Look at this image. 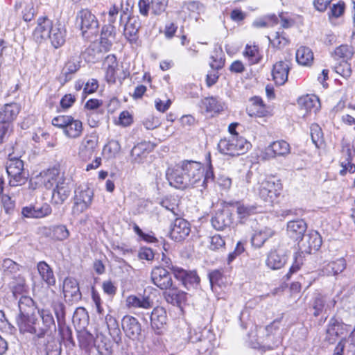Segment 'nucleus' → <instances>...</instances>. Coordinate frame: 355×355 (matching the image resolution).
<instances>
[{
	"mask_svg": "<svg viewBox=\"0 0 355 355\" xmlns=\"http://www.w3.org/2000/svg\"><path fill=\"white\" fill-rule=\"evenodd\" d=\"M300 248L306 253L311 254L312 250H318L322 245V239L318 232L311 231L304 234L300 239Z\"/></svg>",
	"mask_w": 355,
	"mask_h": 355,
	"instance_id": "obj_17",
	"label": "nucleus"
},
{
	"mask_svg": "<svg viewBox=\"0 0 355 355\" xmlns=\"http://www.w3.org/2000/svg\"><path fill=\"white\" fill-rule=\"evenodd\" d=\"M19 270V264L9 258L4 259L0 264V270L4 276L15 274Z\"/></svg>",
	"mask_w": 355,
	"mask_h": 355,
	"instance_id": "obj_46",
	"label": "nucleus"
},
{
	"mask_svg": "<svg viewBox=\"0 0 355 355\" xmlns=\"http://www.w3.org/2000/svg\"><path fill=\"white\" fill-rule=\"evenodd\" d=\"M346 261L341 257L324 264L321 270L323 275L336 276L346 268Z\"/></svg>",
	"mask_w": 355,
	"mask_h": 355,
	"instance_id": "obj_31",
	"label": "nucleus"
},
{
	"mask_svg": "<svg viewBox=\"0 0 355 355\" xmlns=\"http://www.w3.org/2000/svg\"><path fill=\"white\" fill-rule=\"evenodd\" d=\"M211 289L214 290L216 286H219L222 280L223 274L219 270H214L208 275Z\"/></svg>",
	"mask_w": 355,
	"mask_h": 355,
	"instance_id": "obj_62",
	"label": "nucleus"
},
{
	"mask_svg": "<svg viewBox=\"0 0 355 355\" xmlns=\"http://www.w3.org/2000/svg\"><path fill=\"white\" fill-rule=\"evenodd\" d=\"M274 234L275 232L266 227L255 230L251 237V244L254 248H261Z\"/></svg>",
	"mask_w": 355,
	"mask_h": 355,
	"instance_id": "obj_33",
	"label": "nucleus"
},
{
	"mask_svg": "<svg viewBox=\"0 0 355 355\" xmlns=\"http://www.w3.org/2000/svg\"><path fill=\"white\" fill-rule=\"evenodd\" d=\"M306 229V223L302 219L291 220L287 224L288 234L295 241L302 238Z\"/></svg>",
	"mask_w": 355,
	"mask_h": 355,
	"instance_id": "obj_32",
	"label": "nucleus"
},
{
	"mask_svg": "<svg viewBox=\"0 0 355 355\" xmlns=\"http://www.w3.org/2000/svg\"><path fill=\"white\" fill-rule=\"evenodd\" d=\"M141 22L138 16H130L123 25V35L131 43L137 42L139 37V31L141 28Z\"/></svg>",
	"mask_w": 355,
	"mask_h": 355,
	"instance_id": "obj_13",
	"label": "nucleus"
},
{
	"mask_svg": "<svg viewBox=\"0 0 355 355\" xmlns=\"http://www.w3.org/2000/svg\"><path fill=\"white\" fill-rule=\"evenodd\" d=\"M72 120L71 116H64L61 115L56 116L53 119L52 124L54 126H57L58 128H62L63 130L67 127V124Z\"/></svg>",
	"mask_w": 355,
	"mask_h": 355,
	"instance_id": "obj_63",
	"label": "nucleus"
},
{
	"mask_svg": "<svg viewBox=\"0 0 355 355\" xmlns=\"http://www.w3.org/2000/svg\"><path fill=\"white\" fill-rule=\"evenodd\" d=\"M246 112L250 116H258V117H263L267 116L268 114V111L266 107V105H262L259 107H248L246 109Z\"/></svg>",
	"mask_w": 355,
	"mask_h": 355,
	"instance_id": "obj_60",
	"label": "nucleus"
},
{
	"mask_svg": "<svg viewBox=\"0 0 355 355\" xmlns=\"http://www.w3.org/2000/svg\"><path fill=\"white\" fill-rule=\"evenodd\" d=\"M122 328L125 335L132 339L137 338L141 334V327L137 318L125 315L122 319Z\"/></svg>",
	"mask_w": 355,
	"mask_h": 355,
	"instance_id": "obj_24",
	"label": "nucleus"
},
{
	"mask_svg": "<svg viewBox=\"0 0 355 355\" xmlns=\"http://www.w3.org/2000/svg\"><path fill=\"white\" fill-rule=\"evenodd\" d=\"M303 264V259L300 254L295 253L294 255V261L291 266L289 271L285 275V278L286 280L291 279L293 274L297 272L300 269L301 266Z\"/></svg>",
	"mask_w": 355,
	"mask_h": 355,
	"instance_id": "obj_57",
	"label": "nucleus"
},
{
	"mask_svg": "<svg viewBox=\"0 0 355 355\" xmlns=\"http://www.w3.org/2000/svg\"><path fill=\"white\" fill-rule=\"evenodd\" d=\"M43 183L45 187L48 189L53 188L54 186H57V184L62 180L66 179L60 172L58 168H53L45 171L42 175Z\"/></svg>",
	"mask_w": 355,
	"mask_h": 355,
	"instance_id": "obj_34",
	"label": "nucleus"
},
{
	"mask_svg": "<svg viewBox=\"0 0 355 355\" xmlns=\"http://www.w3.org/2000/svg\"><path fill=\"white\" fill-rule=\"evenodd\" d=\"M236 214L238 218L243 222L249 216L257 213V207L254 205L245 204L243 202H237L235 203Z\"/></svg>",
	"mask_w": 355,
	"mask_h": 355,
	"instance_id": "obj_39",
	"label": "nucleus"
},
{
	"mask_svg": "<svg viewBox=\"0 0 355 355\" xmlns=\"http://www.w3.org/2000/svg\"><path fill=\"white\" fill-rule=\"evenodd\" d=\"M38 314L40 320L34 315L26 322H21V324L19 327L20 331L30 333L40 338L51 333L52 329L55 331V320L50 310L40 309Z\"/></svg>",
	"mask_w": 355,
	"mask_h": 355,
	"instance_id": "obj_4",
	"label": "nucleus"
},
{
	"mask_svg": "<svg viewBox=\"0 0 355 355\" xmlns=\"http://www.w3.org/2000/svg\"><path fill=\"white\" fill-rule=\"evenodd\" d=\"M191 225L183 218H176L171 226L170 237L176 242L184 240L190 234Z\"/></svg>",
	"mask_w": 355,
	"mask_h": 355,
	"instance_id": "obj_12",
	"label": "nucleus"
},
{
	"mask_svg": "<svg viewBox=\"0 0 355 355\" xmlns=\"http://www.w3.org/2000/svg\"><path fill=\"white\" fill-rule=\"evenodd\" d=\"M103 53L105 52L101 49V44L94 42L85 50L83 57L89 62H96L102 58Z\"/></svg>",
	"mask_w": 355,
	"mask_h": 355,
	"instance_id": "obj_35",
	"label": "nucleus"
},
{
	"mask_svg": "<svg viewBox=\"0 0 355 355\" xmlns=\"http://www.w3.org/2000/svg\"><path fill=\"white\" fill-rule=\"evenodd\" d=\"M335 55L340 58L349 59L353 55L352 48L348 45H340L336 49Z\"/></svg>",
	"mask_w": 355,
	"mask_h": 355,
	"instance_id": "obj_61",
	"label": "nucleus"
},
{
	"mask_svg": "<svg viewBox=\"0 0 355 355\" xmlns=\"http://www.w3.org/2000/svg\"><path fill=\"white\" fill-rule=\"evenodd\" d=\"M83 130L82 122L72 117V120L67 124L63 132L67 137L76 139L82 135Z\"/></svg>",
	"mask_w": 355,
	"mask_h": 355,
	"instance_id": "obj_42",
	"label": "nucleus"
},
{
	"mask_svg": "<svg viewBox=\"0 0 355 355\" xmlns=\"http://www.w3.org/2000/svg\"><path fill=\"white\" fill-rule=\"evenodd\" d=\"M67 31L60 22H53L46 16L40 17L33 33V38L37 43L49 40L55 49L61 47L66 40Z\"/></svg>",
	"mask_w": 355,
	"mask_h": 355,
	"instance_id": "obj_3",
	"label": "nucleus"
},
{
	"mask_svg": "<svg viewBox=\"0 0 355 355\" xmlns=\"http://www.w3.org/2000/svg\"><path fill=\"white\" fill-rule=\"evenodd\" d=\"M20 112V106L16 103L5 104L0 107V124L10 125L16 119Z\"/></svg>",
	"mask_w": 355,
	"mask_h": 355,
	"instance_id": "obj_22",
	"label": "nucleus"
},
{
	"mask_svg": "<svg viewBox=\"0 0 355 355\" xmlns=\"http://www.w3.org/2000/svg\"><path fill=\"white\" fill-rule=\"evenodd\" d=\"M243 55L245 58H248L250 65L259 63L262 58L258 46L255 45H246Z\"/></svg>",
	"mask_w": 355,
	"mask_h": 355,
	"instance_id": "obj_44",
	"label": "nucleus"
},
{
	"mask_svg": "<svg viewBox=\"0 0 355 355\" xmlns=\"http://www.w3.org/2000/svg\"><path fill=\"white\" fill-rule=\"evenodd\" d=\"M282 187L279 180L274 178H266L259 184V196L264 201L271 202L280 194Z\"/></svg>",
	"mask_w": 355,
	"mask_h": 355,
	"instance_id": "obj_9",
	"label": "nucleus"
},
{
	"mask_svg": "<svg viewBox=\"0 0 355 355\" xmlns=\"http://www.w3.org/2000/svg\"><path fill=\"white\" fill-rule=\"evenodd\" d=\"M98 145V137L96 135L86 136L81 142L79 155L80 158L87 161L90 159L94 154Z\"/></svg>",
	"mask_w": 355,
	"mask_h": 355,
	"instance_id": "obj_23",
	"label": "nucleus"
},
{
	"mask_svg": "<svg viewBox=\"0 0 355 355\" xmlns=\"http://www.w3.org/2000/svg\"><path fill=\"white\" fill-rule=\"evenodd\" d=\"M126 306L128 309H150L154 305L153 299L146 295H130L125 299Z\"/></svg>",
	"mask_w": 355,
	"mask_h": 355,
	"instance_id": "obj_20",
	"label": "nucleus"
},
{
	"mask_svg": "<svg viewBox=\"0 0 355 355\" xmlns=\"http://www.w3.org/2000/svg\"><path fill=\"white\" fill-rule=\"evenodd\" d=\"M58 328L59 335L61 340L63 342L67 341L70 343H73L72 331L71 328L67 326L65 322L58 323Z\"/></svg>",
	"mask_w": 355,
	"mask_h": 355,
	"instance_id": "obj_52",
	"label": "nucleus"
},
{
	"mask_svg": "<svg viewBox=\"0 0 355 355\" xmlns=\"http://www.w3.org/2000/svg\"><path fill=\"white\" fill-rule=\"evenodd\" d=\"M352 155L344 156V159L340 160V164L342 169L340 171L341 175H345L347 172L354 173L355 172V165L352 163Z\"/></svg>",
	"mask_w": 355,
	"mask_h": 355,
	"instance_id": "obj_56",
	"label": "nucleus"
},
{
	"mask_svg": "<svg viewBox=\"0 0 355 355\" xmlns=\"http://www.w3.org/2000/svg\"><path fill=\"white\" fill-rule=\"evenodd\" d=\"M45 349L46 355H60L61 343L53 338H49L46 344Z\"/></svg>",
	"mask_w": 355,
	"mask_h": 355,
	"instance_id": "obj_53",
	"label": "nucleus"
},
{
	"mask_svg": "<svg viewBox=\"0 0 355 355\" xmlns=\"http://www.w3.org/2000/svg\"><path fill=\"white\" fill-rule=\"evenodd\" d=\"M225 245L224 239L219 234H215L210 238L209 248L212 250H216L223 248Z\"/></svg>",
	"mask_w": 355,
	"mask_h": 355,
	"instance_id": "obj_64",
	"label": "nucleus"
},
{
	"mask_svg": "<svg viewBox=\"0 0 355 355\" xmlns=\"http://www.w3.org/2000/svg\"><path fill=\"white\" fill-rule=\"evenodd\" d=\"M166 177L170 185L185 189L189 187L197 188L200 191L209 184H213L215 176L213 167L209 162L205 170L202 164L195 161H183L174 167L168 168Z\"/></svg>",
	"mask_w": 355,
	"mask_h": 355,
	"instance_id": "obj_1",
	"label": "nucleus"
},
{
	"mask_svg": "<svg viewBox=\"0 0 355 355\" xmlns=\"http://www.w3.org/2000/svg\"><path fill=\"white\" fill-rule=\"evenodd\" d=\"M103 66L105 69L107 82L112 84L115 83L119 71V63L115 55L110 54L107 55L104 60Z\"/></svg>",
	"mask_w": 355,
	"mask_h": 355,
	"instance_id": "obj_27",
	"label": "nucleus"
},
{
	"mask_svg": "<svg viewBox=\"0 0 355 355\" xmlns=\"http://www.w3.org/2000/svg\"><path fill=\"white\" fill-rule=\"evenodd\" d=\"M298 103L307 112L315 113L320 108L319 98L315 95H306L298 99Z\"/></svg>",
	"mask_w": 355,
	"mask_h": 355,
	"instance_id": "obj_36",
	"label": "nucleus"
},
{
	"mask_svg": "<svg viewBox=\"0 0 355 355\" xmlns=\"http://www.w3.org/2000/svg\"><path fill=\"white\" fill-rule=\"evenodd\" d=\"M269 40L271 42L272 45L278 49H282L286 46L288 44V40L285 34L282 32H276L275 37L272 40L268 37Z\"/></svg>",
	"mask_w": 355,
	"mask_h": 355,
	"instance_id": "obj_55",
	"label": "nucleus"
},
{
	"mask_svg": "<svg viewBox=\"0 0 355 355\" xmlns=\"http://www.w3.org/2000/svg\"><path fill=\"white\" fill-rule=\"evenodd\" d=\"M94 199V191L89 187L79 186L74 191L72 198L71 216L78 218L81 214L89 209Z\"/></svg>",
	"mask_w": 355,
	"mask_h": 355,
	"instance_id": "obj_5",
	"label": "nucleus"
},
{
	"mask_svg": "<svg viewBox=\"0 0 355 355\" xmlns=\"http://www.w3.org/2000/svg\"><path fill=\"white\" fill-rule=\"evenodd\" d=\"M311 137L313 143L319 147L323 143V132L322 128L317 124L313 123L310 127Z\"/></svg>",
	"mask_w": 355,
	"mask_h": 355,
	"instance_id": "obj_50",
	"label": "nucleus"
},
{
	"mask_svg": "<svg viewBox=\"0 0 355 355\" xmlns=\"http://www.w3.org/2000/svg\"><path fill=\"white\" fill-rule=\"evenodd\" d=\"M153 283L162 290H168L173 286L171 274L163 267H155L151 272Z\"/></svg>",
	"mask_w": 355,
	"mask_h": 355,
	"instance_id": "obj_11",
	"label": "nucleus"
},
{
	"mask_svg": "<svg viewBox=\"0 0 355 355\" xmlns=\"http://www.w3.org/2000/svg\"><path fill=\"white\" fill-rule=\"evenodd\" d=\"M18 307L19 315L17 320L19 327L21 324V322H26L35 315L34 302L30 297L21 296L18 302Z\"/></svg>",
	"mask_w": 355,
	"mask_h": 355,
	"instance_id": "obj_14",
	"label": "nucleus"
},
{
	"mask_svg": "<svg viewBox=\"0 0 355 355\" xmlns=\"http://www.w3.org/2000/svg\"><path fill=\"white\" fill-rule=\"evenodd\" d=\"M50 236L55 241H64L69 236V231L64 225H55L49 228Z\"/></svg>",
	"mask_w": 355,
	"mask_h": 355,
	"instance_id": "obj_45",
	"label": "nucleus"
},
{
	"mask_svg": "<svg viewBox=\"0 0 355 355\" xmlns=\"http://www.w3.org/2000/svg\"><path fill=\"white\" fill-rule=\"evenodd\" d=\"M103 150L108 157H115L121 151V145L117 140L112 139L104 146Z\"/></svg>",
	"mask_w": 355,
	"mask_h": 355,
	"instance_id": "obj_54",
	"label": "nucleus"
},
{
	"mask_svg": "<svg viewBox=\"0 0 355 355\" xmlns=\"http://www.w3.org/2000/svg\"><path fill=\"white\" fill-rule=\"evenodd\" d=\"M71 190L69 184L66 182V180L59 182L53 189L52 203L55 205L63 204L70 196Z\"/></svg>",
	"mask_w": 355,
	"mask_h": 355,
	"instance_id": "obj_25",
	"label": "nucleus"
},
{
	"mask_svg": "<svg viewBox=\"0 0 355 355\" xmlns=\"http://www.w3.org/2000/svg\"><path fill=\"white\" fill-rule=\"evenodd\" d=\"M250 147L251 144L240 135L222 139L218 144V148L221 153L232 157L244 154Z\"/></svg>",
	"mask_w": 355,
	"mask_h": 355,
	"instance_id": "obj_6",
	"label": "nucleus"
},
{
	"mask_svg": "<svg viewBox=\"0 0 355 355\" xmlns=\"http://www.w3.org/2000/svg\"><path fill=\"white\" fill-rule=\"evenodd\" d=\"M51 208L47 203L41 206L29 205L22 208L21 214L25 218H40L49 215Z\"/></svg>",
	"mask_w": 355,
	"mask_h": 355,
	"instance_id": "obj_29",
	"label": "nucleus"
},
{
	"mask_svg": "<svg viewBox=\"0 0 355 355\" xmlns=\"http://www.w3.org/2000/svg\"><path fill=\"white\" fill-rule=\"evenodd\" d=\"M105 321L114 341L116 343H119L121 339V333L116 319L110 313H107L105 316Z\"/></svg>",
	"mask_w": 355,
	"mask_h": 355,
	"instance_id": "obj_41",
	"label": "nucleus"
},
{
	"mask_svg": "<svg viewBox=\"0 0 355 355\" xmlns=\"http://www.w3.org/2000/svg\"><path fill=\"white\" fill-rule=\"evenodd\" d=\"M51 306L55 315L57 322H65V305L60 301H53Z\"/></svg>",
	"mask_w": 355,
	"mask_h": 355,
	"instance_id": "obj_51",
	"label": "nucleus"
},
{
	"mask_svg": "<svg viewBox=\"0 0 355 355\" xmlns=\"http://www.w3.org/2000/svg\"><path fill=\"white\" fill-rule=\"evenodd\" d=\"M76 24L85 38H89L92 35L96 33L99 27L96 17L87 8L82 9L77 12Z\"/></svg>",
	"mask_w": 355,
	"mask_h": 355,
	"instance_id": "obj_7",
	"label": "nucleus"
},
{
	"mask_svg": "<svg viewBox=\"0 0 355 355\" xmlns=\"http://www.w3.org/2000/svg\"><path fill=\"white\" fill-rule=\"evenodd\" d=\"M168 0H151L152 12L155 15L162 13L168 5Z\"/></svg>",
	"mask_w": 355,
	"mask_h": 355,
	"instance_id": "obj_59",
	"label": "nucleus"
},
{
	"mask_svg": "<svg viewBox=\"0 0 355 355\" xmlns=\"http://www.w3.org/2000/svg\"><path fill=\"white\" fill-rule=\"evenodd\" d=\"M349 331L347 324L333 318L329 320L327 329V338L329 343H334L336 340L341 337L343 340L346 341L345 337Z\"/></svg>",
	"mask_w": 355,
	"mask_h": 355,
	"instance_id": "obj_10",
	"label": "nucleus"
},
{
	"mask_svg": "<svg viewBox=\"0 0 355 355\" xmlns=\"http://www.w3.org/2000/svg\"><path fill=\"white\" fill-rule=\"evenodd\" d=\"M279 24L278 17L275 15H269L262 19H257L254 21L252 25L256 28H264L267 26H272Z\"/></svg>",
	"mask_w": 355,
	"mask_h": 355,
	"instance_id": "obj_49",
	"label": "nucleus"
},
{
	"mask_svg": "<svg viewBox=\"0 0 355 355\" xmlns=\"http://www.w3.org/2000/svg\"><path fill=\"white\" fill-rule=\"evenodd\" d=\"M289 70L290 62L288 60H280L273 64L272 76L277 85H284L288 80Z\"/></svg>",
	"mask_w": 355,
	"mask_h": 355,
	"instance_id": "obj_19",
	"label": "nucleus"
},
{
	"mask_svg": "<svg viewBox=\"0 0 355 355\" xmlns=\"http://www.w3.org/2000/svg\"><path fill=\"white\" fill-rule=\"evenodd\" d=\"M336 302L334 299L326 295L318 294L313 302V309L314 310V316H318L322 313H327L336 304Z\"/></svg>",
	"mask_w": 355,
	"mask_h": 355,
	"instance_id": "obj_21",
	"label": "nucleus"
},
{
	"mask_svg": "<svg viewBox=\"0 0 355 355\" xmlns=\"http://www.w3.org/2000/svg\"><path fill=\"white\" fill-rule=\"evenodd\" d=\"M88 318L87 312L83 307H78L74 311L73 315V322L75 323L78 322L80 324L83 326L86 324Z\"/></svg>",
	"mask_w": 355,
	"mask_h": 355,
	"instance_id": "obj_58",
	"label": "nucleus"
},
{
	"mask_svg": "<svg viewBox=\"0 0 355 355\" xmlns=\"http://www.w3.org/2000/svg\"><path fill=\"white\" fill-rule=\"evenodd\" d=\"M154 145L149 141H142L137 144L131 150V156L136 162H140L146 154L151 152Z\"/></svg>",
	"mask_w": 355,
	"mask_h": 355,
	"instance_id": "obj_37",
	"label": "nucleus"
},
{
	"mask_svg": "<svg viewBox=\"0 0 355 355\" xmlns=\"http://www.w3.org/2000/svg\"><path fill=\"white\" fill-rule=\"evenodd\" d=\"M313 53L306 46H300L296 51V61L303 66H309L313 62Z\"/></svg>",
	"mask_w": 355,
	"mask_h": 355,
	"instance_id": "obj_43",
	"label": "nucleus"
},
{
	"mask_svg": "<svg viewBox=\"0 0 355 355\" xmlns=\"http://www.w3.org/2000/svg\"><path fill=\"white\" fill-rule=\"evenodd\" d=\"M202 104L207 112L218 113L223 110L222 104L214 97L205 98L202 100Z\"/></svg>",
	"mask_w": 355,
	"mask_h": 355,
	"instance_id": "obj_48",
	"label": "nucleus"
},
{
	"mask_svg": "<svg viewBox=\"0 0 355 355\" xmlns=\"http://www.w3.org/2000/svg\"><path fill=\"white\" fill-rule=\"evenodd\" d=\"M152 328L159 334L166 324L167 317L165 309L160 306L154 308L150 315Z\"/></svg>",
	"mask_w": 355,
	"mask_h": 355,
	"instance_id": "obj_30",
	"label": "nucleus"
},
{
	"mask_svg": "<svg viewBox=\"0 0 355 355\" xmlns=\"http://www.w3.org/2000/svg\"><path fill=\"white\" fill-rule=\"evenodd\" d=\"M37 268L42 279L46 284L53 286L55 284V277L49 265L45 261H40Z\"/></svg>",
	"mask_w": 355,
	"mask_h": 355,
	"instance_id": "obj_38",
	"label": "nucleus"
},
{
	"mask_svg": "<svg viewBox=\"0 0 355 355\" xmlns=\"http://www.w3.org/2000/svg\"><path fill=\"white\" fill-rule=\"evenodd\" d=\"M211 223L215 230H223L232 223V213L227 209L218 211L211 218Z\"/></svg>",
	"mask_w": 355,
	"mask_h": 355,
	"instance_id": "obj_28",
	"label": "nucleus"
},
{
	"mask_svg": "<svg viewBox=\"0 0 355 355\" xmlns=\"http://www.w3.org/2000/svg\"><path fill=\"white\" fill-rule=\"evenodd\" d=\"M186 355H211L218 345L216 335L209 329H191L187 328Z\"/></svg>",
	"mask_w": 355,
	"mask_h": 355,
	"instance_id": "obj_2",
	"label": "nucleus"
},
{
	"mask_svg": "<svg viewBox=\"0 0 355 355\" xmlns=\"http://www.w3.org/2000/svg\"><path fill=\"white\" fill-rule=\"evenodd\" d=\"M6 171L11 187H17L26 182L28 173L24 171V162L20 159L10 158L7 162Z\"/></svg>",
	"mask_w": 355,
	"mask_h": 355,
	"instance_id": "obj_8",
	"label": "nucleus"
},
{
	"mask_svg": "<svg viewBox=\"0 0 355 355\" xmlns=\"http://www.w3.org/2000/svg\"><path fill=\"white\" fill-rule=\"evenodd\" d=\"M290 153V144L284 140L275 141L265 149L266 156L268 158L286 157Z\"/></svg>",
	"mask_w": 355,
	"mask_h": 355,
	"instance_id": "obj_16",
	"label": "nucleus"
},
{
	"mask_svg": "<svg viewBox=\"0 0 355 355\" xmlns=\"http://www.w3.org/2000/svg\"><path fill=\"white\" fill-rule=\"evenodd\" d=\"M80 62L78 58H71L66 63L62 74L64 76L65 81H68L71 79V76L76 73L80 69Z\"/></svg>",
	"mask_w": 355,
	"mask_h": 355,
	"instance_id": "obj_47",
	"label": "nucleus"
},
{
	"mask_svg": "<svg viewBox=\"0 0 355 355\" xmlns=\"http://www.w3.org/2000/svg\"><path fill=\"white\" fill-rule=\"evenodd\" d=\"M174 276L188 289L196 286L200 282V278L196 272H188L180 268H174Z\"/></svg>",
	"mask_w": 355,
	"mask_h": 355,
	"instance_id": "obj_26",
	"label": "nucleus"
},
{
	"mask_svg": "<svg viewBox=\"0 0 355 355\" xmlns=\"http://www.w3.org/2000/svg\"><path fill=\"white\" fill-rule=\"evenodd\" d=\"M165 292L164 297L167 302L172 304H180L187 300V293L177 289L173 286Z\"/></svg>",
	"mask_w": 355,
	"mask_h": 355,
	"instance_id": "obj_40",
	"label": "nucleus"
},
{
	"mask_svg": "<svg viewBox=\"0 0 355 355\" xmlns=\"http://www.w3.org/2000/svg\"><path fill=\"white\" fill-rule=\"evenodd\" d=\"M287 261V254L279 249L271 250L267 254L266 266L271 270H279L284 266Z\"/></svg>",
	"mask_w": 355,
	"mask_h": 355,
	"instance_id": "obj_18",
	"label": "nucleus"
},
{
	"mask_svg": "<svg viewBox=\"0 0 355 355\" xmlns=\"http://www.w3.org/2000/svg\"><path fill=\"white\" fill-rule=\"evenodd\" d=\"M63 293L67 302L73 303L81 299V293L76 279L67 277L63 282Z\"/></svg>",
	"mask_w": 355,
	"mask_h": 355,
	"instance_id": "obj_15",
	"label": "nucleus"
}]
</instances>
